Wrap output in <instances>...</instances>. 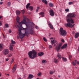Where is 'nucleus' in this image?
I'll return each mask as SVG.
<instances>
[{"instance_id":"22","label":"nucleus","mask_w":79,"mask_h":79,"mask_svg":"<svg viewBox=\"0 0 79 79\" xmlns=\"http://www.w3.org/2000/svg\"><path fill=\"white\" fill-rule=\"evenodd\" d=\"M17 15H19L20 14V11L19 10H16V12Z\"/></svg>"},{"instance_id":"7","label":"nucleus","mask_w":79,"mask_h":79,"mask_svg":"<svg viewBox=\"0 0 79 79\" xmlns=\"http://www.w3.org/2000/svg\"><path fill=\"white\" fill-rule=\"evenodd\" d=\"M50 39H52L53 40H51V44L52 45H53L54 44H55L56 42V40H55V39H54L53 37H51L50 38Z\"/></svg>"},{"instance_id":"43","label":"nucleus","mask_w":79,"mask_h":79,"mask_svg":"<svg viewBox=\"0 0 79 79\" xmlns=\"http://www.w3.org/2000/svg\"><path fill=\"white\" fill-rule=\"evenodd\" d=\"M13 61H14V59H12L11 60V64H12V63H13Z\"/></svg>"},{"instance_id":"2","label":"nucleus","mask_w":79,"mask_h":79,"mask_svg":"<svg viewBox=\"0 0 79 79\" xmlns=\"http://www.w3.org/2000/svg\"><path fill=\"white\" fill-rule=\"evenodd\" d=\"M26 18L24 17V19L23 20H22L20 22H18L19 23V25L21 27H22V25L23 24H25L27 27H30L31 26H32L34 25V23L31 22H26Z\"/></svg>"},{"instance_id":"39","label":"nucleus","mask_w":79,"mask_h":79,"mask_svg":"<svg viewBox=\"0 0 79 79\" xmlns=\"http://www.w3.org/2000/svg\"><path fill=\"white\" fill-rule=\"evenodd\" d=\"M19 31V34L20 33V32H21V28H19L18 29Z\"/></svg>"},{"instance_id":"51","label":"nucleus","mask_w":79,"mask_h":79,"mask_svg":"<svg viewBox=\"0 0 79 79\" xmlns=\"http://www.w3.org/2000/svg\"><path fill=\"white\" fill-rule=\"evenodd\" d=\"M9 60V58H7V59H6V60L7 61H8Z\"/></svg>"},{"instance_id":"52","label":"nucleus","mask_w":79,"mask_h":79,"mask_svg":"<svg viewBox=\"0 0 79 79\" xmlns=\"http://www.w3.org/2000/svg\"><path fill=\"white\" fill-rule=\"evenodd\" d=\"M72 57V56L71 55H69V58H71Z\"/></svg>"},{"instance_id":"3","label":"nucleus","mask_w":79,"mask_h":79,"mask_svg":"<svg viewBox=\"0 0 79 79\" xmlns=\"http://www.w3.org/2000/svg\"><path fill=\"white\" fill-rule=\"evenodd\" d=\"M28 55L30 58L34 59L35 58L37 57V52L35 50H33L28 52Z\"/></svg>"},{"instance_id":"23","label":"nucleus","mask_w":79,"mask_h":79,"mask_svg":"<svg viewBox=\"0 0 79 79\" xmlns=\"http://www.w3.org/2000/svg\"><path fill=\"white\" fill-rule=\"evenodd\" d=\"M29 8L31 11H32V10H33V7H32V6H29Z\"/></svg>"},{"instance_id":"54","label":"nucleus","mask_w":79,"mask_h":79,"mask_svg":"<svg viewBox=\"0 0 79 79\" xmlns=\"http://www.w3.org/2000/svg\"><path fill=\"white\" fill-rule=\"evenodd\" d=\"M17 26L18 27H19V25H17Z\"/></svg>"},{"instance_id":"42","label":"nucleus","mask_w":79,"mask_h":79,"mask_svg":"<svg viewBox=\"0 0 79 79\" xmlns=\"http://www.w3.org/2000/svg\"><path fill=\"white\" fill-rule=\"evenodd\" d=\"M25 34H26L27 31V28H25Z\"/></svg>"},{"instance_id":"14","label":"nucleus","mask_w":79,"mask_h":79,"mask_svg":"<svg viewBox=\"0 0 79 79\" xmlns=\"http://www.w3.org/2000/svg\"><path fill=\"white\" fill-rule=\"evenodd\" d=\"M48 24L51 29H53V25H52L51 24V23H48Z\"/></svg>"},{"instance_id":"6","label":"nucleus","mask_w":79,"mask_h":79,"mask_svg":"<svg viewBox=\"0 0 79 79\" xmlns=\"http://www.w3.org/2000/svg\"><path fill=\"white\" fill-rule=\"evenodd\" d=\"M3 53L4 55H8V53H9V51H8V49H5L3 51Z\"/></svg>"},{"instance_id":"9","label":"nucleus","mask_w":79,"mask_h":79,"mask_svg":"<svg viewBox=\"0 0 79 79\" xmlns=\"http://www.w3.org/2000/svg\"><path fill=\"white\" fill-rule=\"evenodd\" d=\"M49 13L50 15L52 16H53L55 15V13L53 12V10L52 9L50 10Z\"/></svg>"},{"instance_id":"10","label":"nucleus","mask_w":79,"mask_h":79,"mask_svg":"<svg viewBox=\"0 0 79 79\" xmlns=\"http://www.w3.org/2000/svg\"><path fill=\"white\" fill-rule=\"evenodd\" d=\"M16 65H15L13 68L12 69V73H15V71H16Z\"/></svg>"},{"instance_id":"20","label":"nucleus","mask_w":79,"mask_h":79,"mask_svg":"<svg viewBox=\"0 0 79 79\" xmlns=\"http://www.w3.org/2000/svg\"><path fill=\"white\" fill-rule=\"evenodd\" d=\"M20 18H19V16H17V18L16 19V20L17 21V22H19V19H20Z\"/></svg>"},{"instance_id":"44","label":"nucleus","mask_w":79,"mask_h":79,"mask_svg":"<svg viewBox=\"0 0 79 79\" xmlns=\"http://www.w3.org/2000/svg\"><path fill=\"white\" fill-rule=\"evenodd\" d=\"M8 5H11V2H9L7 3Z\"/></svg>"},{"instance_id":"21","label":"nucleus","mask_w":79,"mask_h":79,"mask_svg":"<svg viewBox=\"0 0 79 79\" xmlns=\"http://www.w3.org/2000/svg\"><path fill=\"white\" fill-rule=\"evenodd\" d=\"M30 5V3H29L27 4L26 6V8L27 9H28V8H29V6Z\"/></svg>"},{"instance_id":"19","label":"nucleus","mask_w":79,"mask_h":79,"mask_svg":"<svg viewBox=\"0 0 79 79\" xmlns=\"http://www.w3.org/2000/svg\"><path fill=\"white\" fill-rule=\"evenodd\" d=\"M57 56L58 57V59H59V58L60 59H61V55H60V54L59 53H58L57 54Z\"/></svg>"},{"instance_id":"48","label":"nucleus","mask_w":79,"mask_h":79,"mask_svg":"<svg viewBox=\"0 0 79 79\" xmlns=\"http://www.w3.org/2000/svg\"><path fill=\"white\" fill-rule=\"evenodd\" d=\"M9 33H11V30H9Z\"/></svg>"},{"instance_id":"59","label":"nucleus","mask_w":79,"mask_h":79,"mask_svg":"<svg viewBox=\"0 0 79 79\" xmlns=\"http://www.w3.org/2000/svg\"><path fill=\"white\" fill-rule=\"evenodd\" d=\"M18 79H22V78H21V77H19Z\"/></svg>"},{"instance_id":"15","label":"nucleus","mask_w":79,"mask_h":79,"mask_svg":"<svg viewBox=\"0 0 79 79\" xmlns=\"http://www.w3.org/2000/svg\"><path fill=\"white\" fill-rule=\"evenodd\" d=\"M34 77V76L32 75L31 74H30L28 76V79H32Z\"/></svg>"},{"instance_id":"56","label":"nucleus","mask_w":79,"mask_h":79,"mask_svg":"<svg viewBox=\"0 0 79 79\" xmlns=\"http://www.w3.org/2000/svg\"><path fill=\"white\" fill-rule=\"evenodd\" d=\"M27 21H29V19L28 18H27Z\"/></svg>"},{"instance_id":"24","label":"nucleus","mask_w":79,"mask_h":79,"mask_svg":"<svg viewBox=\"0 0 79 79\" xmlns=\"http://www.w3.org/2000/svg\"><path fill=\"white\" fill-rule=\"evenodd\" d=\"M62 59L63 60H64V61H67V60L66 58L64 57H62Z\"/></svg>"},{"instance_id":"62","label":"nucleus","mask_w":79,"mask_h":79,"mask_svg":"<svg viewBox=\"0 0 79 79\" xmlns=\"http://www.w3.org/2000/svg\"><path fill=\"white\" fill-rule=\"evenodd\" d=\"M55 44H54V46L55 47Z\"/></svg>"},{"instance_id":"37","label":"nucleus","mask_w":79,"mask_h":79,"mask_svg":"<svg viewBox=\"0 0 79 79\" xmlns=\"http://www.w3.org/2000/svg\"><path fill=\"white\" fill-rule=\"evenodd\" d=\"M40 9V7H37V9L36 10V12H38V10H39Z\"/></svg>"},{"instance_id":"50","label":"nucleus","mask_w":79,"mask_h":79,"mask_svg":"<svg viewBox=\"0 0 79 79\" xmlns=\"http://www.w3.org/2000/svg\"><path fill=\"white\" fill-rule=\"evenodd\" d=\"M35 28H36L37 29H39V27L37 26H36Z\"/></svg>"},{"instance_id":"11","label":"nucleus","mask_w":79,"mask_h":79,"mask_svg":"<svg viewBox=\"0 0 79 79\" xmlns=\"http://www.w3.org/2000/svg\"><path fill=\"white\" fill-rule=\"evenodd\" d=\"M10 46L9 48V49L10 50H11V51H13V47L12 46H13V44H10Z\"/></svg>"},{"instance_id":"8","label":"nucleus","mask_w":79,"mask_h":79,"mask_svg":"<svg viewBox=\"0 0 79 79\" xmlns=\"http://www.w3.org/2000/svg\"><path fill=\"white\" fill-rule=\"evenodd\" d=\"M25 35V34H23L21 32L19 33V37L20 39H23Z\"/></svg>"},{"instance_id":"46","label":"nucleus","mask_w":79,"mask_h":79,"mask_svg":"<svg viewBox=\"0 0 79 79\" xmlns=\"http://www.w3.org/2000/svg\"><path fill=\"white\" fill-rule=\"evenodd\" d=\"M61 41L62 42H63V43L64 42V40L63 39H62Z\"/></svg>"},{"instance_id":"36","label":"nucleus","mask_w":79,"mask_h":79,"mask_svg":"<svg viewBox=\"0 0 79 79\" xmlns=\"http://www.w3.org/2000/svg\"><path fill=\"white\" fill-rule=\"evenodd\" d=\"M54 61L55 63H57L58 62V60L56 59H55L54 60Z\"/></svg>"},{"instance_id":"55","label":"nucleus","mask_w":79,"mask_h":79,"mask_svg":"<svg viewBox=\"0 0 79 79\" xmlns=\"http://www.w3.org/2000/svg\"><path fill=\"white\" fill-rule=\"evenodd\" d=\"M2 18V16H0V19H1Z\"/></svg>"},{"instance_id":"53","label":"nucleus","mask_w":79,"mask_h":79,"mask_svg":"<svg viewBox=\"0 0 79 79\" xmlns=\"http://www.w3.org/2000/svg\"><path fill=\"white\" fill-rule=\"evenodd\" d=\"M49 48H52V45H49Z\"/></svg>"},{"instance_id":"41","label":"nucleus","mask_w":79,"mask_h":79,"mask_svg":"<svg viewBox=\"0 0 79 79\" xmlns=\"http://www.w3.org/2000/svg\"><path fill=\"white\" fill-rule=\"evenodd\" d=\"M72 64H73V65H74V66H76V63H75L74 62H72Z\"/></svg>"},{"instance_id":"5","label":"nucleus","mask_w":79,"mask_h":79,"mask_svg":"<svg viewBox=\"0 0 79 79\" xmlns=\"http://www.w3.org/2000/svg\"><path fill=\"white\" fill-rule=\"evenodd\" d=\"M62 43H60L59 46H56V50L57 51H59L60 50V48H61V47L62 46Z\"/></svg>"},{"instance_id":"18","label":"nucleus","mask_w":79,"mask_h":79,"mask_svg":"<svg viewBox=\"0 0 79 79\" xmlns=\"http://www.w3.org/2000/svg\"><path fill=\"white\" fill-rule=\"evenodd\" d=\"M42 2L45 3V4H47V1L46 0H41Z\"/></svg>"},{"instance_id":"34","label":"nucleus","mask_w":79,"mask_h":79,"mask_svg":"<svg viewBox=\"0 0 79 79\" xmlns=\"http://www.w3.org/2000/svg\"><path fill=\"white\" fill-rule=\"evenodd\" d=\"M54 73V72L53 71H51L49 73L50 74H53Z\"/></svg>"},{"instance_id":"16","label":"nucleus","mask_w":79,"mask_h":79,"mask_svg":"<svg viewBox=\"0 0 79 79\" xmlns=\"http://www.w3.org/2000/svg\"><path fill=\"white\" fill-rule=\"evenodd\" d=\"M44 54V52H40L38 53V56H42V55H43Z\"/></svg>"},{"instance_id":"12","label":"nucleus","mask_w":79,"mask_h":79,"mask_svg":"<svg viewBox=\"0 0 79 79\" xmlns=\"http://www.w3.org/2000/svg\"><path fill=\"white\" fill-rule=\"evenodd\" d=\"M79 36V33H75V38H78V37Z\"/></svg>"},{"instance_id":"35","label":"nucleus","mask_w":79,"mask_h":79,"mask_svg":"<svg viewBox=\"0 0 79 79\" xmlns=\"http://www.w3.org/2000/svg\"><path fill=\"white\" fill-rule=\"evenodd\" d=\"M69 5H73V2H69Z\"/></svg>"},{"instance_id":"29","label":"nucleus","mask_w":79,"mask_h":79,"mask_svg":"<svg viewBox=\"0 0 79 79\" xmlns=\"http://www.w3.org/2000/svg\"><path fill=\"white\" fill-rule=\"evenodd\" d=\"M5 26L6 27H7V28H8V27H9V25H8V24L7 23H6L5 24Z\"/></svg>"},{"instance_id":"38","label":"nucleus","mask_w":79,"mask_h":79,"mask_svg":"<svg viewBox=\"0 0 79 79\" xmlns=\"http://www.w3.org/2000/svg\"><path fill=\"white\" fill-rule=\"evenodd\" d=\"M41 75H42V73H41L40 72L39 73L37 74V76H41Z\"/></svg>"},{"instance_id":"33","label":"nucleus","mask_w":79,"mask_h":79,"mask_svg":"<svg viewBox=\"0 0 79 79\" xmlns=\"http://www.w3.org/2000/svg\"><path fill=\"white\" fill-rule=\"evenodd\" d=\"M3 45L2 44H0V47L1 49H2V48H3Z\"/></svg>"},{"instance_id":"58","label":"nucleus","mask_w":79,"mask_h":79,"mask_svg":"<svg viewBox=\"0 0 79 79\" xmlns=\"http://www.w3.org/2000/svg\"><path fill=\"white\" fill-rule=\"evenodd\" d=\"M58 77H60V75H58Z\"/></svg>"},{"instance_id":"63","label":"nucleus","mask_w":79,"mask_h":79,"mask_svg":"<svg viewBox=\"0 0 79 79\" xmlns=\"http://www.w3.org/2000/svg\"><path fill=\"white\" fill-rule=\"evenodd\" d=\"M7 75H8V76H9L10 74H7Z\"/></svg>"},{"instance_id":"25","label":"nucleus","mask_w":79,"mask_h":79,"mask_svg":"<svg viewBox=\"0 0 79 79\" xmlns=\"http://www.w3.org/2000/svg\"><path fill=\"white\" fill-rule=\"evenodd\" d=\"M47 62L46 60H42V63H46Z\"/></svg>"},{"instance_id":"40","label":"nucleus","mask_w":79,"mask_h":79,"mask_svg":"<svg viewBox=\"0 0 79 79\" xmlns=\"http://www.w3.org/2000/svg\"><path fill=\"white\" fill-rule=\"evenodd\" d=\"M43 39L44 40V41H45V42H47V39H45V37H44L43 38Z\"/></svg>"},{"instance_id":"1","label":"nucleus","mask_w":79,"mask_h":79,"mask_svg":"<svg viewBox=\"0 0 79 79\" xmlns=\"http://www.w3.org/2000/svg\"><path fill=\"white\" fill-rule=\"evenodd\" d=\"M75 16L76 14L74 13H70L67 15L66 18L67 19L68 23L65 24L66 27H69L71 28L74 27V25H72V24H74V22L73 19H71V18H75Z\"/></svg>"},{"instance_id":"32","label":"nucleus","mask_w":79,"mask_h":79,"mask_svg":"<svg viewBox=\"0 0 79 79\" xmlns=\"http://www.w3.org/2000/svg\"><path fill=\"white\" fill-rule=\"evenodd\" d=\"M65 10L66 12H69V9H66Z\"/></svg>"},{"instance_id":"47","label":"nucleus","mask_w":79,"mask_h":79,"mask_svg":"<svg viewBox=\"0 0 79 79\" xmlns=\"http://www.w3.org/2000/svg\"><path fill=\"white\" fill-rule=\"evenodd\" d=\"M3 2H0V5H2L3 3Z\"/></svg>"},{"instance_id":"30","label":"nucleus","mask_w":79,"mask_h":79,"mask_svg":"<svg viewBox=\"0 0 79 79\" xmlns=\"http://www.w3.org/2000/svg\"><path fill=\"white\" fill-rule=\"evenodd\" d=\"M11 56H12V54H11V53H10L7 55L8 57H10Z\"/></svg>"},{"instance_id":"26","label":"nucleus","mask_w":79,"mask_h":79,"mask_svg":"<svg viewBox=\"0 0 79 79\" xmlns=\"http://www.w3.org/2000/svg\"><path fill=\"white\" fill-rule=\"evenodd\" d=\"M11 42L12 43H11V44H12V45H13V44H15V41H13V40H11Z\"/></svg>"},{"instance_id":"4","label":"nucleus","mask_w":79,"mask_h":79,"mask_svg":"<svg viewBox=\"0 0 79 79\" xmlns=\"http://www.w3.org/2000/svg\"><path fill=\"white\" fill-rule=\"evenodd\" d=\"M60 34L62 36H65L66 35V31L62 28H60Z\"/></svg>"},{"instance_id":"31","label":"nucleus","mask_w":79,"mask_h":79,"mask_svg":"<svg viewBox=\"0 0 79 79\" xmlns=\"http://www.w3.org/2000/svg\"><path fill=\"white\" fill-rule=\"evenodd\" d=\"M49 6H51V7H52L53 6V3H49Z\"/></svg>"},{"instance_id":"13","label":"nucleus","mask_w":79,"mask_h":79,"mask_svg":"<svg viewBox=\"0 0 79 79\" xmlns=\"http://www.w3.org/2000/svg\"><path fill=\"white\" fill-rule=\"evenodd\" d=\"M67 44H64L61 47V49H63V48H66V47H67Z\"/></svg>"},{"instance_id":"49","label":"nucleus","mask_w":79,"mask_h":79,"mask_svg":"<svg viewBox=\"0 0 79 79\" xmlns=\"http://www.w3.org/2000/svg\"><path fill=\"white\" fill-rule=\"evenodd\" d=\"M2 22L0 21V26H2Z\"/></svg>"},{"instance_id":"28","label":"nucleus","mask_w":79,"mask_h":79,"mask_svg":"<svg viewBox=\"0 0 79 79\" xmlns=\"http://www.w3.org/2000/svg\"><path fill=\"white\" fill-rule=\"evenodd\" d=\"M75 62L76 63H77V64H79V61H77V60H75Z\"/></svg>"},{"instance_id":"27","label":"nucleus","mask_w":79,"mask_h":79,"mask_svg":"<svg viewBox=\"0 0 79 79\" xmlns=\"http://www.w3.org/2000/svg\"><path fill=\"white\" fill-rule=\"evenodd\" d=\"M30 33L31 34H34V32L32 30H31L30 31Z\"/></svg>"},{"instance_id":"17","label":"nucleus","mask_w":79,"mask_h":79,"mask_svg":"<svg viewBox=\"0 0 79 79\" xmlns=\"http://www.w3.org/2000/svg\"><path fill=\"white\" fill-rule=\"evenodd\" d=\"M44 14H45L44 12H40L39 14L40 15H41L42 17H44Z\"/></svg>"},{"instance_id":"61","label":"nucleus","mask_w":79,"mask_h":79,"mask_svg":"<svg viewBox=\"0 0 79 79\" xmlns=\"http://www.w3.org/2000/svg\"><path fill=\"white\" fill-rule=\"evenodd\" d=\"M50 79H53V78H50Z\"/></svg>"},{"instance_id":"45","label":"nucleus","mask_w":79,"mask_h":79,"mask_svg":"<svg viewBox=\"0 0 79 79\" xmlns=\"http://www.w3.org/2000/svg\"><path fill=\"white\" fill-rule=\"evenodd\" d=\"M22 12L23 13H24V12H25V11H24V10H22Z\"/></svg>"},{"instance_id":"60","label":"nucleus","mask_w":79,"mask_h":79,"mask_svg":"<svg viewBox=\"0 0 79 79\" xmlns=\"http://www.w3.org/2000/svg\"><path fill=\"white\" fill-rule=\"evenodd\" d=\"M1 75H2L0 73V77H1Z\"/></svg>"},{"instance_id":"57","label":"nucleus","mask_w":79,"mask_h":79,"mask_svg":"<svg viewBox=\"0 0 79 79\" xmlns=\"http://www.w3.org/2000/svg\"><path fill=\"white\" fill-rule=\"evenodd\" d=\"M3 37H4V38L5 37V36H4V35L3 34Z\"/></svg>"}]
</instances>
